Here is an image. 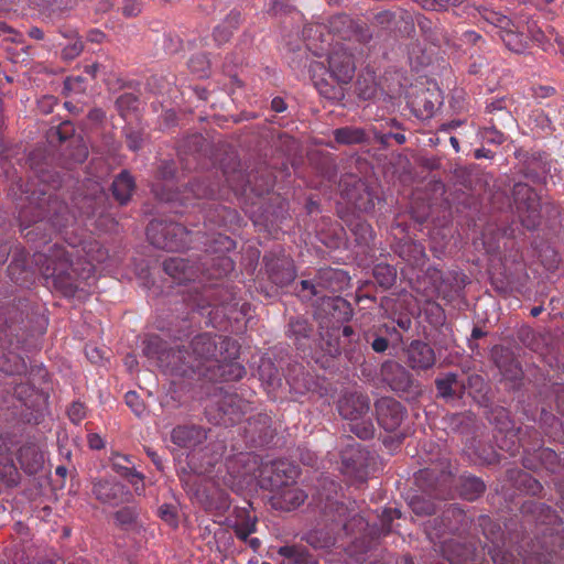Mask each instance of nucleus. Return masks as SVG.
Segmentation results:
<instances>
[{
    "instance_id": "nucleus-1",
    "label": "nucleus",
    "mask_w": 564,
    "mask_h": 564,
    "mask_svg": "<svg viewBox=\"0 0 564 564\" xmlns=\"http://www.w3.org/2000/svg\"><path fill=\"white\" fill-rule=\"evenodd\" d=\"M204 262L171 257L162 262L163 271L177 282H195L202 275L207 280L227 278L235 269L234 260L227 254L236 248V241L220 232L206 236Z\"/></svg>"
},
{
    "instance_id": "nucleus-2",
    "label": "nucleus",
    "mask_w": 564,
    "mask_h": 564,
    "mask_svg": "<svg viewBox=\"0 0 564 564\" xmlns=\"http://www.w3.org/2000/svg\"><path fill=\"white\" fill-rule=\"evenodd\" d=\"M58 186L59 182L53 180L51 184L45 185L47 188L25 189V193L31 192V196H28L30 206H23L19 217L22 224L29 220L34 225V228L25 234L29 240H35L36 238L33 236H37L42 229L46 230L47 226L52 231L61 232L75 220V215L68 206L59 199L56 193L51 192Z\"/></svg>"
},
{
    "instance_id": "nucleus-3",
    "label": "nucleus",
    "mask_w": 564,
    "mask_h": 564,
    "mask_svg": "<svg viewBox=\"0 0 564 564\" xmlns=\"http://www.w3.org/2000/svg\"><path fill=\"white\" fill-rule=\"evenodd\" d=\"M223 336L212 337L209 334H199L195 336L188 347L182 346L170 348V350L160 357L162 362H166V370L170 371L173 386H180L181 389L191 387V383L183 386V380H194L195 372L217 356L220 351Z\"/></svg>"
},
{
    "instance_id": "nucleus-4",
    "label": "nucleus",
    "mask_w": 564,
    "mask_h": 564,
    "mask_svg": "<svg viewBox=\"0 0 564 564\" xmlns=\"http://www.w3.org/2000/svg\"><path fill=\"white\" fill-rule=\"evenodd\" d=\"M175 164L171 161H163L158 169V176L161 182L152 186L155 197L166 203H178L181 206L195 205L194 200L221 198L219 182H212L209 176L195 178L183 191L173 188L172 180L175 175Z\"/></svg>"
},
{
    "instance_id": "nucleus-5",
    "label": "nucleus",
    "mask_w": 564,
    "mask_h": 564,
    "mask_svg": "<svg viewBox=\"0 0 564 564\" xmlns=\"http://www.w3.org/2000/svg\"><path fill=\"white\" fill-rule=\"evenodd\" d=\"M195 239L199 240L206 235L200 231L193 232L180 223L153 219L147 227V237L155 248L167 251H180L188 247Z\"/></svg>"
},
{
    "instance_id": "nucleus-6",
    "label": "nucleus",
    "mask_w": 564,
    "mask_h": 564,
    "mask_svg": "<svg viewBox=\"0 0 564 564\" xmlns=\"http://www.w3.org/2000/svg\"><path fill=\"white\" fill-rule=\"evenodd\" d=\"M209 395L215 399L205 408V414L214 425L230 426L238 423L248 410V402L236 393L214 388Z\"/></svg>"
},
{
    "instance_id": "nucleus-7",
    "label": "nucleus",
    "mask_w": 564,
    "mask_h": 564,
    "mask_svg": "<svg viewBox=\"0 0 564 564\" xmlns=\"http://www.w3.org/2000/svg\"><path fill=\"white\" fill-rule=\"evenodd\" d=\"M36 262L41 263L40 272L45 281L57 283L73 280V252L63 246L56 243L50 249L48 254L39 253Z\"/></svg>"
},
{
    "instance_id": "nucleus-8",
    "label": "nucleus",
    "mask_w": 564,
    "mask_h": 564,
    "mask_svg": "<svg viewBox=\"0 0 564 564\" xmlns=\"http://www.w3.org/2000/svg\"><path fill=\"white\" fill-rule=\"evenodd\" d=\"M221 174L228 188L236 195L246 194L247 191H250L257 196H262L273 187V180L269 175L261 176V181L258 183L256 175H246L241 170L237 169H234L231 172L223 170Z\"/></svg>"
},
{
    "instance_id": "nucleus-9",
    "label": "nucleus",
    "mask_w": 564,
    "mask_h": 564,
    "mask_svg": "<svg viewBox=\"0 0 564 564\" xmlns=\"http://www.w3.org/2000/svg\"><path fill=\"white\" fill-rule=\"evenodd\" d=\"M341 196L356 210L369 213L375 208V195L368 185L357 176L350 175L340 181Z\"/></svg>"
},
{
    "instance_id": "nucleus-10",
    "label": "nucleus",
    "mask_w": 564,
    "mask_h": 564,
    "mask_svg": "<svg viewBox=\"0 0 564 564\" xmlns=\"http://www.w3.org/2000/svg\"><path fill=\"white\" fill-rule=\"evenodd\" d=\"M243 434L251 447L260 448L272 443L276 429L269 414L258 413L247 420Z\"/></svg>"
},
{
    "instance_id": "nucleus-11",
    "label": "nucleus",
    "mask_w": 564,
    "mask_h": 564,
    "mask_svg": "<svg viewBox=\"0 0 564 564\" xmlns=\"http://www.w3.org/2000/svg\"><path fill=\"white\" fill-rule=\"evenodd\" d=\"M297 475L299 470L294 464L286 459H276L263 468L262 486H267L272 492L280 491L294 485Z\"/></svg>"
},
{
    "instance_id": "nucleus-12",
    "label": "nucleus",
    "mask_w": 564,
    "mask_h": 564,
    "mask_svg": "<svg viewBox=\"0 0 564 564\" xmlns=\"http://www.w3.org/2000/svg\"><path fill=\"white\" fill-rule=\"evenodd\" d=\"M356 70L355 59L347 47L334 48L328 57L329 76L338 84H347Z\"/></svg>"
},
{
    "instance_id": "nucleus-13",
    "label": "nucleus",
    "mask_w": 564,
    "mask_h": 564,
    "mask_svg": "<svg viewBox=\"0 0 564 564\" xmlns=\"http://www.w3.org/2000/svg\"><path fill=\"white\" fill-rule=\"evenodd\" d=\"M329 32L345 41H358L366 43L371 39L369 29L364 25L355 24L347 14H338L328 21Z\"/></svg>"
},
{
    "instance_id": "nucleus-14",
    "label": "nucleus",
    "mask_w": 564,
    "mask_h": 564,
    "mask_svg": "<svg viewBox=\"0 0 564 564\" xmlns=\"http://www.w3.org/2000/svg\"><path fill=\"white\" fill-rule=\"evenodd\" d=\"M226 354L223 359V370L220 382H230L240 380L246 375V368L235 361L238 356V345L235 339L224 338L220 343V355Z\"/></svg>"
},
{
    "instance_id": "nucleus-15",
    "label": "nucleus",
    "mask_w": 564,
    "mask_h": 564,
    "mask_svg": "<svg viewBox=\"0 0 564 564\" xmlns=\"http://www.w3.org/2000/svg\"><path fill=\"white\" fill-rule=\"evenodd\" d=\"M263 260L270 282H294L296 273L294 262L290 257L270 254L264 256Z\"/></svg>"
},
{
    "instance_id": "nucleus-16",
    "label": "nucleus",
    "mask_w": 564,
    "mask_h": 564,
    "mask_svg": "<svg viewBox=\"0 0 564 564\" xmlns=\"http://www.w3.org/2000/svg\"><path fill=\"white\" fill-rule=\"evenodd\" d=\"M242 218L239 213L220 204H212L205 214V226L216 225L227 229L240 227Z\"/></svg>"
},
{
    "instance_id": "nucleus-17",
    "label": "nucleus",
    "mask_w": 564,
    "mask_h": 564,
    "mask_svg": "<svg viewBox=\"0 0 564 564\" xmlns=\"http://www.w3.org/2000/svg\"><path fill=\"white\" fill-rule=\"evenodd\" d=\"M206 430L195 424L177 425L171 433L172 442L184 448L195 447L206 441Z\"/></svg>"
},
{
    "instance_id": "nucleus-18",
    "label": "nucleus",
    "mask_w": 564,
    "mask_h": 564,
    "mask_svg": "<svg viewBox=\"0 0 564 564\" xmlns=\"http://www.w3.org/2000/svg\"><path fill=\"white\" fill-rule=\"evenodd\" d=\"M369 399L361 394L344 397L338 404V411L345 420L358 421L369 414Z\"/></svg>"
},
{
    "instance_id": "nucleus-19",
    "label": "nucleus",
    "mask_w": 564,
    "mask_h": 564,
    "mask_svg": "<svg viewBox=\"0 0 564 564\" xmlns=\"http://www.w3.org/2000/svg\"><path fill=\"white\" fill-rule=\"evenodd\" d=\"M378 422L388 430L398 427L403 420V409L401 404L391 399H382L377 404Z\"/></svg>"
},
{
    "instance_id": "nucleus-20",
    "label": "nucleus",
    "mask_w": 564,
    "mask_h": 564,
    "mask_svg": "<svg viewBox=\"0 0 564 564\" xmlns=\"http://www.w3.org/2000/svg\"><path fill=\"white\" fill-rule=\"evenodd\" d=\"M273 492L274 495L271 497L272 507L285 511L300 507L306 498L303 490L293 485Z\"/></svg>"
},
{
    "instance_id": "nucleus-21",
    "label": "nucleus",
    "mask_w": 564,
    "mask_h": 564,
    "mask_svg": "<svg viewBox=\"0 0 564 564\" xmlns=\"http://www.w3.org/2000/svg\"><path fill=\"white\" fill-rule=\"evenodd\" d=\"M18 460L28 475L37 474L44 466L43 453L35 444H25L19 449Z\"/></svg>"
},
{
    "instance_id": "nucleus-22",
    "label": "nucleus",
    "mask_w": 564,
    "mask_h": 564,
    "mask_svg": "<svg viewBox=\"0 0 564 564\" xmlns=\"http://www.w3.org/2000/svg\"><path fill=\"white\" fill-rule=\"evenodd\" d=\"M406 354L408 362L414 369H426L435 362L433 349L422 341H413Z\"/></svg>"
},
{
    "instance_id": "nucleus-23",
    "label": "nucleus",
    "mask_w": 564,
    "mask_h": 564,
    "mask_svg": "<svg viewBox=\"0 0 564 564\" xmlns=\"http://www.w3.org/2000/svg\"><path fill=\"white\" fill-rule=\"evenodd\" d=\"M23 323V311L15 304L0 308V334L2 337L18 336L14 332Z\"/></svg>"
},
{
    "instance_id": "nucleus-24",
    "label": "nucleus",
    "mask_w": 564,
    "mask_h": 564,
    "mask_svg": "<svg viewBox=\"0 0 564 564\" xmlns=\"http://www.w3.org/2000/svg\"><path fill=\"white\" fill-rule=\"evenodd\" d=\"M93 494L95 498L102 503L116 505L120 501L121 495L123 494V486L100 479L94 482Z\"/></svg>"
},
{
    "instance_id": "nucleus-25",
    "label": "nucleus",
    "mask_w": 564,
    "mask_h": 564,
    "mask_svg": "<svg viewBox=\"0 0 564 564\" xmlns=\"http://www.w3.org/2000/svg\"><path fill=\"white\" fill-rule=\"evenodd\" d=\"M316 53L313 51L312 46L308 43H305L303 46H299L296 50H293L291 56L289 57V63L294 69H307V73L314 79V57Z\"/></svg>"
},
{
    "instance_id": "nucleus-26",
    "label": "nucleus",
    "mask_w": 564,
    "mask_h": 564,
    "mask_svg": "<svg viewBox=\"0 0 564 564\" xmlns=\"http://www.w3.org/2000/svg\"><path fill=\"white\" fill-rule=\"evenodd\" d=\"M278 554L288 560L289 564H317L314 554L302 543L281 546Z\"/></svg>"
},
{
    "instance_id": "nucleus-27",
    "label": "nucleus",
    "mask_w": 564,
    "mask_h": 564,
    "mask_svg": "<svg viewBox=\"0 0 564 564\" xmlns=\"http://www.w3.org/2000/svg\"><path fill=\"white\" fill-rule=\"evenodd\" d=\"M135 182L128 171H122L112 182V195L120 205H126L134 192Z\"/></svg>"
},
{
    "instance_id": "nucleus-28",
    "label": "nucleus",
    "mask_w": 564,
    "mask_h": 564,
    "mask_svg": "<svg viewBox=\"0 0 564 564\" xmlns=\"http://www.w3.org/2000/svg\"><path fill=\"white\" fill-rule=\"evenodd\" d=\"M498 35L506 47L513 53L522 54L529 46L527 36L518 30L513 22L507 29L499 31Z\"/></svg>"
},
{
    "instance_id": "nucleus-29",
    "label": "nucleus",
    "mask_w": 564,
    "mask_h": 564,
    "mask_svg": "<svg viewBox=\"0 0 564 564\" xmlns=\"http://www.w3.org/2000/svg\"><path fill=\"white\" fill-rule=\"evenodd\" d=\"M512 196L518 210L527 209L532 213L536 212V194L528 184H514Z\"/></svg>"
},
{
    "instance_id": "nucleus-30",
    "label": "nucleus",
    "mask_w": 564,
    "mask_h": 564,
    "mask_svg": "<svg viewBox=\"0 0 564 564\" xmlns=\"http://www.w3.org/2000/svg\"><path fill=\"white\" fill-rule=\"evenodd\" d=\"M259 379L270 389L281 386V373L270 358H262L258 366Z\"/></svg>"
},
{
    "instance_id": "nucleus-31",
    "label": "nucleus",
    "mask_w": 564,
    "mask_h": 564,
    "mask_svg": "<svg viewBox=\"0 0 564 564\" xmlns=\"http://www.w3.org/2000/svg\"><path fill=\"white\" fill-rule=\"evenodd\" d=\"M240 23V12L231 11L226 20L214 29L213 36L218 44H224L229 41L232 35V30Z\"/></svg>"
},
{
    "instance_id": "nucleus-32",
    "label": "nucleus",
    "mask_w": 564,
    "mask_h": 564,
    "mask_svg": "<svg viewBox=\"0 0 564 564\" xmlns=\"http://www.w3.org/2000/svg\"><path fill=\"white\" fill-rule=\"evenodd\" d=\"M384 379L389 382L392 389L398 390L403 388L409 382V376L403 367L390 362L386 364L382 369Z\"/></svg>"
},
{
    "instance_id": "nucleus-33",
    "label": "nucleus",
    "mask_w": 564,
    "mask_h": 564,
    "mask_svg": "<svg viewBox=\"0 0 564 564\" xmlns=\"http://www.w3.org/2000/svg\"><path fill=\"white\" fill-rule=\"evenodd\" d=\"M334 138L340 144H360L367 140L365 130L355 127H344L334 130Z\"/></svg>"
},
{
    "instance_id": "nucleus-34",
    "label": "nucleus",
    "mask_w": 564,
    "mask_h": 564,
    "mask_svg": "<svg viewBox=\"0 0 564 564\" xmlns=\"http://www.w3.org/2000/svg\"><path fill=\"white\" fill-rule=\"evenodd\" d=\"M256 524L257 517H251L246 510H241L232 529L238 539L247 542L250 534L256 531Z\"/></svg>"
},
{
    "instance_id": "nucleus-35",
    "label": "nucleus",
    "mask_w": 564,
    "mask_h": 564,
    "mask_svg": "<svg viewBox=\"0 0 564 564\" xmlns=\"http://www.w3.org/2000/svg\"><path fill=\"white\" fill-rule=\"evenodd\" d=\"M185 485L188 487L189 492L197 499L199 505L206 510V511H215V497L213 495V490L208 491L206 487H204L200 482L197 481V479L193 482H189L187 480Z\"/></svg>"
},
{
    "instance_id": "nucleus-36",
    "label": "nucleus",
    "mask_w": 564,
    "mask_h": 564,
    "mask_svg": "<svg viewBox=\"0 0 564 564\" xmlns=\"http://www.w3.org/2000/svg\"><path fill=\"white\" fill-rule=\"evenodd\" d=\"M163 346L164 343L158 336L149 337L143 341V354L149 358H158L160 367L163 369L164 372L170 375V371L166 370V362H162L160 359V357H162L163 354L170 350H165Z\"/></svg>"
},
{
    "instance_id": "nucleus-37",
    "label": "nucleus",
    "mask_w": 564,
    "mask_h": 564,
    "mask_svg": "<svg viewBox=\"0 0 564 564\" xmlns=\"http://www.w3.org/2000/svg\"><path fill=\"white\" fill-rule=\"evenodd\" d=\"M116 523L122 530H134L138 527L139 513L133 507H123L113 513Z\"/></svg>"
},
{
    "instance_id": "nucleus-38",
    "label": "nucleus",
    "mask_w": 564,
    "mask_h": 564,
    "mask_svg": "<svg viewBox=\"0 0 564 564\" xmlns=\"http://www.w3.org/2000/svg\"><path fill=\"white\" fill-rule=\"evenodd\" d=\"M223 370V360L214 358L208 361L205 366L199 368V371L195 372V379L207 380L210 382H220V375Z\"/></svg>"
},
{
    "instance_id": "nucleus-39",
    "label": "nucleus",
    "mask_w": 564,
    "mask_h": 564,
    "mask_svg": "<svg viewBox=\"0 0 564 564\" xmlns=\"http://www.w3.org/2000/svg\"><path fill=\"white\" fill-rule=\"evenodd\" d=\"M413 2L427 11L444 12L451 8L460 7L465 0H413Z\"/></svg>"
},
{
    "instance_id": "nucleus-40",
    "label": "nucleus",
    "mask_w": 564,
    "mask_h": 564,
    "mask_svg": "<svg viewBox=\"0 0 564 564\" xmlns=\"http://www.w3.org/2000/svg\"><path fill=\"white\" fill-rule=\"evenodd\" d=\"M480 17L488 23L492 24L495 28L499 29L501 31L502 29H507L511 25V20L499 12H496L494 10H490L488 8H480L479 10Z\"/></svg>"
},
{
    "instance_id": "nucleus-41",
    "label": "nucleus",
    "mask_w": 564,
    "mask_h": 564,
    "mask_svg": "<svg viewBox=\"0 0 564 564\" xmlns=\"http://www.w3.org/2000/svg\"><path fill=\"white\" fill-rule=\"evenodd\" d=\"M290 330L295 336L296 340L310 339L314 333L313 326L304 318L296 317L290 321Z\"/></svg>"
},
{
    "instance_id": "nucleus-42",
    "label": "nucleus",
    "mask_w": 564,
    "mask_h": 564,
    "mask_svg": "<svg viewBox=\"0 0 564 564\" xmlns=\"http://www.w3.org/2000/svg\"><path fill=\"white\" fill-rule=\"evenodd\" d=\"M63 35L65 37H69L73 40L72 43H69L68 45H66L63 50H62V57L65 59V61H73L75 59L77 56L80 55V53L83 52L84 50V43L82 41V39L77 35V33H73V34H66V33H63Z\"/></svg>"
},
{
    "instance_id": "nucleus-43",
    "label": "nucleus",
    "mask_w": 564,
    "mask_h": 564,
    "mask_svg": "<svg viewBox=\"0 0 564 564\" xmlns=\"http://www.w3.org/2000/svg\"><path fill=\"white\" fill-rule=\"evenodd\" d=\"M64 156L67 160V164H79L87 159L88 149L79 141H76L72 143V147L65 151Z\"/></svg>"
},
{
    "instance_id": "nucleus-44",
    "label": "nucleus",
    "mask_w": 564,
    "mask_h": 564,
    "mask_svg": "<svg viewBox=\"0 0 564 564\" xmlns=\"http://www.w3.org/2000/svg\"><path fill=\"white\" fill-rule=\"evenodd\" d=\"M355 91L362 100H371L377 94V86L372 78H358Z\"/></svg>"
},
{
    "instance_id": "nucleus-45",
    "label": "nucleus",
    "mask_w": 564,
    "mask_h": 564,
    "mask_svg": "<svg viewBox=\"0 0 564 564\" xmlns=\"http://www.w3.org/2000/svg\"><path fill=\"white\" fill-rule=\"evenodd\" d=\"M350 431L362 440L371 437L373 435V424L369 414L367 416H362L358 421L351 422Z\"/></svg>"
},
{
    "instance_id": "nucleus-46",
    "label": "nucleus",
    "mask_w": 564,
    "mask_h": 564,
    "mask_svg": "<svg viewBox=\"0 0 564 564\" xmlns=\"http://www.w3.org/2000/svg\"><path fill=\"white\" fill-rule=\"evenodd\" d=\"M52 292L59 293L65 297L77 299L78 301H85L88 293L79 289L77 284H53Z\"/></svg>"
},
{
    "instance_id": "nucleus-47",
    "label": "nucleus",
    "mask_w": 564,
    "mask_h": 564,
    "mask_svg": "<svg viewBox=\"0 0 564 564\" xmlns=\"http://www.w3.org/2000/svg\"><path fill=\"white\" fill-rule=\"evenodd\" d=\"M478 133L480 138L489 144L500 145L506 141V135L491 122L490 126L481 128Z\"/></svg>"
},
{
    "instance_id": "nucleus-48",
    "label": "nucleus",
    "mask_w": 564,
    "mask_h": 564,
    "mask_svg": "<svg viewBox=\"0 0 564 564\" xmlns=\"http://www.w3.org/2000/svg\"><path fill=\"white\" fill-rule=\"evenodd\" d=\"M139 99L137 96L130 93L120 95L116 100V107L122 118L130 110L137 109Z\"/></svg>"
},
{
    "instance_id": "nucleus-49",
    "label": "nucleus",
    "mask_w": 564,
    "mask_h": 564,
    "mask_svg": "<svg viewBox=\"0 0 564 564\" xmlns=\"http://www.w3.org/2000/svg\"><path fill=\"white\" fill-rule=\"evenodd\" d=\"M188 68L192 73L197 74L199 77L207 75L209 69V62L204 54H197L189 58Z\"/></svg>"
},
{
    "instance_id": "nucleus-50",
    "label": "nucleus",
    "mask_w": 564,
    "mask_h": 564,
    "mask_svg": "<svg viewBox=\"0 0 564 564\" xmlns=\"http://www.w3.org/2000/svg\"><path fill=\"white\" fill-rule=\"evenodd\" d=\"M503 235L500 230H495L492 232L485 231L482 234V245L488 254H496L499 251V239Z\"/></svg>"
},
{
    "instance_id": "nucleus-51",
    "label": "nucleus",
    "mask_w": 564,
    "mask_h": 564,
    "mask_svg": "<svg viewBox=\"0 0 564 564\" xmlns=\"http://www.w3.org/2000/svg\"><path fill=\"white\" fill-rule=\"evenodd\" d=\"M113 468L132 485L143 480L142 474L137 471L133 467L121 465L119 460H113Z\"/></svg>"
},
{
    "instance_id": "nucleus-52",
    "label": "nucleus",
    "mask_w": 564,
    "mask_h": 564,
    "mask_svg": "<svg viewBox=\"0 0 564 564\" xmlns=\"http://www.w3.org/2000/svg\"><path fill=\"white\" fill-rule=\"evenodd\" d=\"M124 135H126L127 147L131 151H138L141 149L143 138H142V132L140 130L128 127L124 129Z\"/></svg>"
},
{
    "instance_id": "nucleus-53",
    "label": "nucleus",
    "mask_w": 564,
    "mask_h": 564,
    "mask_svg": "<svg viewBox=\"0 0 564 564\" xmlns=\"http://www.w3.org/2000/svg\"><path fill=\"white\" fill-rule=\"evenodd\" d=\"M319 96L330 100H341L345 95L341 86H329L327 83L319 82Z\"/></svg>"
},
{
    "instance_id": "nucleus-54",
    "label": "nucleus",
    "mask_w": 564,
    "mask_h": 564,
    "mask_svg": "<svg viewBox=\"0 0 564 564\" xmlns=\"http://www.w3.org/2000/svg\"><path fill=\"white\" fill-rule=\"evenodd\" d=\"M377 282H393L397 278L395 269L388 264H379L373 269Z\"/></svg>"
},
{
    "instance_id": "nucleus-55",
    "label": "nucleus",
    "mask_w": 564,
    "mask_h": 564,
    "mask_svg": "<svg viewBox=\"0 0 564 564\" xmlns=\"http://www.w3.org/2000/svg\"><path fill=\"white\" fill-rule=\"evenodd\" d=\"M373 134L376 140L382 145H388L390 139H393L398 144H403L406 141L403 133L381 132L377 128H373Z\"/></svg>"
},
{
    "instance_id": "nucleus-56",
    "label": "nucleus",
    "mask_w": 564,
    "mask_h": 564,
    "mask_svg": "<svg viewBox=\"0 0 564 564\" xmlns=\"http://www.w3.org/2000/svg\"><path fill=\"white\" fill-rule=\"evenodd\" d=\"M126 403L135 413L137 416H141V414L145 411L144 402L140 400L139 395L134 391H129L126 394Z\"/></svg>"
},
{
    "instance_id": "nucleus-57",
    "label": "nucleus",
    "mask_w": 564,
    "mask_h": 564,
    "mask_svg": "<svg viewBox=\"0 0 564 564\" xmlns=\"http://www.w3.org/2000/svg\"><path fill=\"white\" fill-rule=\"evenodd\" d=\"M160 518L171 527L177 525L176 508L170 505H163L159 508Z\"/></svg>"
},
{
    "instance_id": "nucleus-58",
    "label": "nucleus",
    "mask_w": 564,
    "mask_h": 564,
    "mask_svg": "<svg viewBox=\"0 0 564 564\" xmlns=\"http://www.w3.org/2000/svg\"><path fill=\"white\" fill-rule=\"evenodd\" d=\"M349 280L343 271H332L329 269H319V282H345Z\"/></svg>"
},
{
    "instance_id": "nucleus-59",
    "label": "nucleus",
    "mask_w": 564,
    "mask_h": 564,
    "mask_svg": "<svg viewBox=\"0 0 564 564\" xmlns=\"http://www.w3.org/2000/svg\"><path fill=\"white\" fill-rule=\"evenodd\" d=\"M213 495L215 497V511H225L230 507L229 496L226 491L218 488H214Z\"/></svg>"
},
{
    "instance_id": "nucleus-60",
    "label": "nucleus",
    "mask_w": 564,
    "mask_h": 564,
    "mask_svg": "<svg viewBox=\"0 0 564 564\" xmlns=\"http://www.w3.org/2000/svg\"><path fill=\"white\" fill-rule=\"evenodd\" d=\"M121 10L124 17L133 18L141 12V3L138 0H124Z\"/></svg>"
},
{
    "instance_id": "nucleus-61",
    "label": "nucleus",
    "mask_w": 564,
    "mask_h": 564,
    "mask_svg": "<svg viewBox=\"0 0 564 564\" xmlns=\"http://www.w3.org/2000/svg\"><path fill=\"white\" fill-rule=\"evenodd\" d=\"M104 197H105L104 194H100L99 196H96L95 198H87V197H85L83 199L84 206L80 207L83 209L82 214L87 216V217L95 216L97 214L95 205L97 204V200H102Z\"/></svg>"
},
{
    "instance_id": "nucleus-62",
    "label": "nucleus",
    "mask_w": 564,
    "mask_h": 564,
    "mask_svg": "<svg viewBox=\"0 0 564 564\" xmlns=\"http://www.w3.org/2000/svg\"><path fill=\"white\" fill-rule=\"evenodd\" d=\"M74 132V126L69 121L62 122L55 130V134L57 135L61 142H64L72 138Z\"/></svg>"
},
{
    "instance_id": "nucleus-63",
    "label": "nucleus",
    "mask_w": 564,
    "mask_h": 564,
    "mask_svg": "<svg viewBox=\"0 0 564 564\" xmlns=\"http://www.w3.org/2000/svg\"><path fill=\"white\" fill-rule=\"evenodd\" d=\"M67 414L74 423H79L85 417L86 414L84 404L79 402H74L69 406Z\"/></svg>"
},
{
    "instance_id": "nucleus-64",
    "label": "nucleus",
    "mask_w": 564,
    "mask_h": 564,
    "mask_svg": "<svg viewBox=\"0 0 564 564\" xmlns=\"http://www.w3.org/2000/svg\"><path fill=\"white\" fill-rule=\"evenodd\" d=\"M506 100L501 99H491L487 102L486 111L489 113H494L495 111H503L507 117H510V113L506 111Z\"/></svg>"
}]
</instances>
